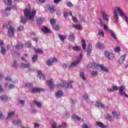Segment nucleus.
I'll use <instances>...</instances> for the list:
<instances>
[{
  "label": "nucleus",
  "instance_id": "20e7f679",
  "mask_svg": "<svg viewBox=\"0 0 128 128\" xmlns=\"http://www.w3.org/2000/svg\"><path fill=\"white\" fill-rule=\"evenodd\" d=\"M74 82V81H70L69 82H64L63 84H60L57 85V86H61V88L64 87L66 88H72L71 84Z\"/></svg>",
  "mask_w": 128,
  "mask_h": 128
},
{
  "label": "nucleus",
  "instance_id": "473e14b6",
  "mask_svg": "<svg viewBox=\"0 0 128 128\" xmlns=\"http://www.w3.org/2000/svg\"><path fill=\"white\" fill-rule=\"evenodd\" d=\"M97 48H98L100 50H102V48H104V44H102L100 42H98L96 44Z\"/></svg>",
  "mask_w": 128,
  "mask_h": 128
},
{
  "label": "nucleus",
  "instance_id": "5fc2aeb1",
  "mask_svg": "<svg viewBox=\"0 0 128 128\" xmlns=\"http://www.w3.org/2000/svg\"><path fill=\"white\" fill-rule=\"evenodd\" d=\"M5 4H8V6H10V4H12V0H6Z\"/></svg>",
  "mask_w": 128,
  "mask_h": 128
},
{
  "label": "nucleus",
  "instance_id": "f704fd0d",
  "mask_svg": "<svg viewBox=\"0 0 128 128\" xmlns=\"http://www.w3.org/2000/svg\"><path fill=\"white\" fill-rule=\"evenodd\" d=\"M23 45L22 43H19L17 44L16 46H15V48L16 50H20L22 48Z\"/></svg>",
  "mask_w": 128,
  "mask_h": 128
},
{
  "label": "nucleus",
  "instance_id": "423d86ee",
  "mask_svg": "<svg viewBox=\"0 0 128 128\" xmlns=\"http://www.w3.org/2000/svg\"><path fill=\"white\" fill-rule=\"evenodd\" d=\"M45 9L48 10L51 12V14H54L56 12V8L54 5H50V4H47L45 6Z\"/></svg>",
  "mask_w": 128,
  "mask_h": 128
},
{
  "label": "nucleus",
  "instance_id": "de8ad7c7",
  "mask_svg": "<svg viewBox=\"0 0 128 128\" xmlns=\"http://www.w3.org/2000/svg\"><path fill=\"white\" fill-rule=\"evenodd\" d=\"M38 60V56L36 55L32 57V61L33 62H36Z\"/></svg>",
  "mask_w": 128,
  "mask_h": 128
},
{
  "label": "nucleus",
  "instance_id": "79ce46f5",
  "mask_svg": "<svg viewBox=\"0 0 128 128\" xmlns=\"http://www.w3.org/2000/svg\"><path fill=\"white\" fill-rule=\"evenodd\" d=\"M82 46L83 48V50H86V40H84L82 39Z\"/></svg>",
  "mask_w": 128,
  "mask_h": 128
},
{
  "label": "nucleus",
  "instance_id": "9b49d317",
  "mask_svg": "<svg viewBox=\"0 0 128 128\" xmlns=\"http://www.w3.org/2000/svg\"><path fill=\"white\" fill-rule=\"evenodd\" d=\"M62 126L64 128H66V126H68V124L64 122L62 123V125H60L58 127L56 126V123L54 122L52 124V128H62Z\"/></svg>",
  "mask_w": 128,
  "mask_h": 128
},
{
  "label": "nucleus",
  "instance_id": "774afa93",
  "mask_svg": "<svg viewBox=\"0 0 128 128\" xmlns=\"http://www.w3.org/2000/svg\"><path fill=\"white\" fill-rule=\"evenodd\" d=\"M82 128H88V126L86 125V124H84L82 126Z\"/></svg>",
  "mask_w": 128,
  "mask_h": 128
},
{
  "label": "nucleus",
  "instance_id": "f257e3e1",
  "mask_svg": "<svg viewBox=\"0 0 128 128\" xmlns=\"http://www.w3.org/2000/svg\"><path fill=\"white\" fill-rule=\"evenodd\" d=\"M118 14H120V16L122 18H124L125 20V22H126V24H128V16H126V14L124 13V12H122V10L120 9V8L117 7V10H114V18L116 20V22H118Z\"/></svg>",
  "mask_w": 128,
  "mask_h": 128
},
{
  "label": "nucleus",
  "instance_id": "4468645a",
  "mask_svg": "<svg viewBox=\"0 0 128 128\" xmlns=\"http://www.w3.org/2000/svg\"><path fill=\"white\" fill-rule=\"evenodd\" d=\"M44 92V89L35 88H32V93L36 94V92Z\"/></svg>",
  "mask_w": 128,
  "mask_h": 128
},
{
  "label": "nucleus",
  "instance_id": "ddd939ff",
  "mask_svg": "<svg viewBox=\"0 0 128 128\" xmlns=\"http://www.w3.org/2000/svg\"><path fill=\"white\" fill-rule=\"evenodd\" d=\"M92 46L91 44H89L87 48V56H90V54H92Z\"/></svg>",
  "mask_w": 128,
  "mask_h": 128
},
{
  "label": "nucleus",
  "instance_id": "37998d69",
  "mask_svg": "<svg viewBox=\"0 0 128 128\" xmlns=\"http://www.w3.org/2000/svg\"><path fill=\"white\" fill-rule=\"evenodd\" d=\"M98 71H92L91 72V76H98Z\"/></svg>",
  "mask_w": 128,
  "mask_h": 128
},
{
  "label": "nucleus",
  "instance_id": "e433bc0d",
  "mask_svg": "<svg viewBox=\"0 0 128 128\" xmlns=\"http://www.w3.org/2000/svg\"><path fill=\"white\" fill-rule=\"evenodd\" d=\"M0 100H2L3 102H6V100H8V98L6 96H0Z\"/></svg>",
  "mask_w": 128,
  "mask_h": 128
},
{
  "label": "nucleus",
  "instance_id": "a18cd8bd",
  "mask_svg": "<svg viewBox=\"0 0 128 128\" xmlns=\"http://www.w3.org/2000/svg\"><path fill=\"white\" fill-rule=\"evenodd\" d=\"M98 36H102V38H104V31L100 30L98 31Z\"/></svg>",
  "mask_w": 128,
  "mask_h": 128
},
{
  "label": "nucleus",
  "instance_id": "9d476101",
  "mask_svg": "<svg viewBox=\"0 0 128 128\" xmlns=\"http://www.w3.org/2000/svg\"><path fill=\"white\" fill-rule=\"evenodd\" d=\"M104 54V56L108 60H112V58H114V54H112V53L108 51H105Z\"/></svg>",
  "mask_w": 128,
  "mask_h": 128
},
{
  "label": "nucleus",
  "instance_id": "7c9ffc66",
  "mask_svg": "<svg viewBox=\"0 0 128 128\" xmlns=\"http://www.w3.org/2000/svg\"><path fill=\"white\" fill-rule=\"evenodd\" d=\"M73 120H78V122H82V120H82V118L76 116V115H74L72 116Z\"/></svg>",
  "mask_w": 128,
  "mask_h": 128
},
{
  "label": "nucleus",
  "instance_id": "0e129e2a",
  "mask_svg": "<svg viewBox=\"0 0 128 128\" xmlns=\"http://www.w3.org/2000/svg\"><path fill=\"white\" fill-rule=\"evenodd\" d=\"M19 102L22 106H24V100H19Z\"/></svg>",
  "mask_w": 128,
  "mask_h": 128
},
{
  "label": "nucleus",
  "instance_id": "bf43d9fd",
  "mask_svg": "<svg viewBox=\"0 0 128 128\" xmlns=\"http://www.w3.org/2000/svg\"><path fill=\"white\" fill-rule=\"evenodd\" d=\"M25 86H26V88H32V84L30 83H28L26 84Z\"/></svg>",
  "mask_w": 128,
  "mask_h": 128
},
{
  "label": "nucleus",
  "instance_id": "3c124183",
  "mask_svg": "<svg viewBox=\"0 0 128 128\" xmlns=\"http://www.w3.org/2000/svg\"><path fill=\"white\" fill-rule=\"evenodd\" d=\"M6 82H16V81H12V78H10L7 77L6 78Z\"/></svg>",
  "mask_w": 128,
  "mask_h": 128
},
{
  "label": "nucleus",
  "instance_id": "b1692460",
  "mask_svg": "<svg viewBox=\"0 0 128 128\" xmlns=\"http://www.w3.org/2000/svg\"><path fill=\"white\" fill-rule=\"evenodd\" d=\"M64 96V93L62 91H58L55 94V96L58 98H62Z\"/></svg>",
  "mask_w": 128,
  "mask_h": 128
},
{
  "label": "nucleus",
  "instance_id": "412c9836",
  "mask_svg": "<svg viewBox=\"0 0 128 128\" xmlns=\"http://www.w3.org/2000/svg\"><path fill=\"white\" fill-rule=\"evenodd\" d=\"M94 106H98V108H104V104L98 102V101H96V104H94Z\"/></svg>",
  "mask_w": 128,
  "mask_h": 128
},
{
  "label": "nucleus",
  "instance_id": "4c0bfd02",
  "mask_svg": "<svg viewBox=\"0 0 128 128\" xmlns=\"http://www.w3.org/2000/svg\"><path fill=\"white\" fill-rule=\"evenodd\" d=\"M20 66L22 68H30V64L28 63L26 64H24V63H22Z\"/></svg>",
  "mask_w": 128,
  "mask_h": 128
},
{
  "label": "nucleus",
  "instance_id": "e2e57ef3",
  "mask_svg": "<svg viewBox=\"0 0 128 128\" xmlns=\"http://www.w3.org/2000/svg\"><path fill=\"white\" fill-rule=\"evenodd\" d=\"M83 98L85 100H88V94H84L83 96Z\"/></svg>",
  "mask_w": 128,
  "mask_h": 128
},
{
  "label": "nucleus",
  "instance_id": "39448f33",
  "mask_svg": "<svg viewBox=\"0 0 128 128\" xmlns=\"http://www.w3.org/2000/svg\"><path fill=\"white\" fill-rule=\"evenodd\" d=\"M82 58H84V54L80 53V56L78 58V60L71 63L70 64V68H71V66H76L82 60Z\"/></svg>",
  "mask_w": 128,
  "mask_h": 128
},
{
  "label": "nucleus",
  "instance_id": "5701e85b",
  "mask_svg": "<svg viewBox=\"0 0 128 128\" xmlns=\"http://www.w3.org/2000/svg\"><path fill=\"white\" fill-rule=\"evenodd\" d=\"M108 32L111 34L114 40H116V34L114 30H109Z\"/></svg>",
  "mask_w": 128,
  "mask_h": 128
},
{
  "label": "nucleus",
  "instance_id": "ea45409f",
  "mask_svg": "<svg viewBox=\"0 0 128 128\" xmlns=\"http://www.w3.org/2000/svg\"><path fill=\"white\" fill-rule=\"evenodd\" d=\"M73 50L76 52H78L79 50H80L82 48L79 46H75L73 47Z\"/></svg>",
  "mask_w": 128,
  "mask_h": 128
},
{
  "label": "nucleus",
  "instance_id": "052dcab7",
  "mask_svg": "<svg viewBox=\"0 0 128 128\" xmlns=\"http://www.w3.org/2000/svg\"><path fill=\"white\" fill-rule=\"evenodd\" d=\"M68 6L72 7L74 6V4L71 2H68L67 3Z\"/></svg>",
  "mask_w": 128,
  "mask_h": 128
},
{
  "label": "nucleus",
  "instance_id": "0eeeda50",
  "mask_svg": "<svg viewBox=\"0 0 128 128\" xmlns=\"http://www.w3.org/2000/svg\"><path fill=\"white\" fill-rule=\"evenodd\" d=\"M124 90H126V86H120L119 88V94H120V96H125L126 98H128V95L126 94V92L124 91Z\"/></svg>",
  "mask_w": 128,
  "mask_h": 128
},
{
  "label": "nucleus",
  "instance_id": "a211bd4d",
  "mask_svg": "<svg viewBox=\"0 0 128 128\" xmlns=\"http://www.w3.org/2000/svg\"><path fill=\"white\" fill-rule=\"evenodd\" d=\"M126 54H124L122 56H120V58L118 60L119 64H123L126 60Z\"/></svg>",
  "mask_w": 128,
  "mask_h": 128
},
{
  "label": "nucleus",
  "instance_id": "4d7b16f0",
  "mask_svg": "<svg viewBox=\"0 0 128 128\" xmlns=\"http://www.w3.org/2000/svg\"><path fill=\"white\" fill-rule=\"evenodd\" d=\"M50 24H52V26L54 25V24H56V20L54 19H51L50 20Z\"/></svg>",
  "mask_w": 128,
  "mask_h": 128
},
{
  "label": "nucleus",
  "instance_id": "8fccbe9b",
  "mask_svg": "<svg viewBox=\"0 0 128 128\" xmlns=\"http://www.w3.org/2000/svg\"><path fill=\"white\" fill-rule=\"evenodd\" d=\"M80 76L83 80H86V76H84V72H81L80 74Z\"/></svg>",
  "mask_w": 128,
  "mask_h": 128
},
{
  "label": "nucleus",
  "instance_id": "c9c22d12",
  "mask_svg": "<svg viewBox=\"0 0 128 128\" xmlns=\"http://www.w3.org/2000/svg\"><path fill=\"white\" fill-rule=\"evenodd\" d=\"M99 20H100L102 26H104V30H108V26H106V24H104V23L102 22V18H100Z\"/></svg>",
  "mask_w": 128,
  "mask_h": 128
},
{
  "label": "nucleus",
  "instance_id": "aec40b11",
  "mask_svg": "<svg viewBox=\"0 0 128 128\" xmlns=\"http://www.w3.org/2000/svg\"><path fill=\"white\" fill-rule=\"evenodd\" d=\"M12 123L15 126H20L22 124V121L18 120H12Z\"/></svg>",
  "mask_w": 128,
  "mask_h": 128
},
{
  "label": "nucleus",
  "instance_id": "4be33fe9",
  "mask_svg": "<svg viewBox=\"0 0 128 128\" xmlns=\"http://www.w3.org/2000/svg\"><path fill=\"white\" fill-rule=\"evenodd\" d=\"M76 38V35L74 33H70V37L68 40L70 42H74Z\"/></svg>",
  "mask_w": 128,
  "mask_h": 128
},
{
  "label": "nucleus",
  "instance_id": "c756f323",
  "mask_svg": "<svg viewBox=\"0 0 128 128\" xmlns=\"http://www.w3.org/2000/svg\"><path fill=\"white\" fill-rule=\"evenodd\" d=\"M73 28L76 30H82V28L80 24H75L72 26Z\"/></svg>",
  "mask_w": 128,
  "mask_h": 128
},
{
  "label": "nucleus",
  "instance_id": "680f3d73",
  "mask_svg": "<svg viewBox=\"0 0 128 128\" xmlns=\"http://www.w3.org/2000/svg\"><path fill=\"white\" fill-rule=\"evenodd\" d=\"M72 20L74 22H78V19L76 18V17H74V16L72 17Z\"/></svg>",
  "mask_w": 128,
  "mask_h": 128
},
{
  "label": "nucleus",
  "instance_id": "6e6d98bb",
  "mask_svg": "<svg viewBox=\"0 0 128 128\" xmlns=\"http://www.w3.org/2000/svg\"><path fill=\"white\" fill-rule=\"evenodd\" d=\"M14 84H10L8 86V88H9V90H12V88H14Z\"/></svg>",
  "mask_w": 128,
  "mask_h": 128
},
{
  "label": "nucleus",
  "instance_id": "a878e982",
  "mask_svg": "<svg viewBox=\"0 0 128 128\" xmlns=\"http://www.w3.org/2000/svg\"><path fill=\"white\" fill-rule=\"evenodd\" d=\"M112 114L114 118H120V115L119 114H116L114 111L112 112Z\"/></svg>",
  "mask_w": 128,
  "mask_h": 128
},
{
  "label": "nucleus",
  "instance_id": "f8f14e48",
  "mask_svg": "<svg viewBox=\"0 0 128 128\" xmlns=\"http://www.w3.org/2000/svg\"><path fill=\"white\" fill-rule=\"evenodd\" d=\"M102 14L104 20H105L106 22H108L109 20L108 18H110V16L108 14L105 12L104 11H102Z\"/></svg>",
  "mask_w": 128,
  "mask_h": 128
},
{
  "label": "nucleus",
  "instance_id": "2eb2a0df",
  "mask_svg": "<svg viewBox=\"0 0 128 128\" xmlns=\"http://www.w3.org/2000/svg\"><path fill=\"white\" fill-rule=\"evenodd\" d=\"M54 62H56V58H54L52 60H48L46 61V64L50 66H52Z\"/></svg>",
  "mask_w": 128,
  "mask_h": 128
},
{
  "label": "nucleus",
  "instance_id": "09e8293b",
  "mask_svg": "<svg viewBox=\"0 0 128 128\" xmlns=\"http://www.w3.org/2000/svg\"><path fill=\"white\" fill-rule=\"evenodd\" d=\"M25 44L27 48H30V46H32V43L30 42V41H28L26 42Z\"/></svg>",
  "mask_w": 128,
  "mask_h": 128
},
{
  "label": "nucleus",
  "instance_id": "393cba45",
  "mask_svg": "<svg viewBox=\"0 0 128 128\" xmlns=\"http://www.w3.org/2000/svg\"><path fill=\"white\" fill-rule=\"evenodd\" d=\"M59 38L63 42H64V40H66V35L58 34Z\"/></svg>",
  "mask_w": 128,
  "mask_h": 128
},
{
  "label": "nucleus",
  "instance_id": "dca6fc26",
  "mask_svg": "<svg viewBox=\"0 0 128 128\" xmlns=\"http://www.w3.org/2000/svg\"><path fill=\"white\" fill-rule=\"evenodd\" d=\"M38 77L40 78V80H46V76L44 74H42V72L40 70L38 71Z\"/></svg>",
  "mask_w": 128,
  "mask_h": 128
},
{
  "label": "nucleus",
  "instance_id": "603ef678",
  "mask_svg": "<svg viewBox=\"0 0 128 128\" xmlns=\"http://www.w3.org/2000/svg\"><path fill=\"white\" fill-rule=\"evenodd\" d=\"M70 66V65H68V64H64L63 65V68H72V66H71V67Z\"/></svg>",
  "mask_w": 128,
  "mask_h": 128
},
{
  "label": "nucleus",
  "instance_id": "7ed1b4c3",
  "mask_svg": "<svg viewBox=\"0 0 128 128\" xmlns=\"http://www.w3.org/2000/svg\"><path fill=\"white\" fill-rule=\"evenodd\" d=\"M88 66H93L96 70L101 68L102 70V72H108V68L104 67V66L102 65H100L96 63H90L88 64Z\"/></svg>",
  "mask_w": 128,
  "mask_h": 128
},
{
  "label": "nucleus",
  "instance_id": "6e6552de",
  "mask_svg": "<svg viewBox=\"0 0 128 128\" xmlns=\"http://www.w3.org/2000/svg\"><path fill=\"white\" fill-rule=\"evenodd\" d=\"M14 32H16L14 28H10L8 30V36H10V38H14Z\"/></svg>",
  "mask_w": 128,
  "mask_h": 128
},
{
  "label": "nucleus",
  "instance_id": "f3484780",
  "mask_svg": "<svg viewBox=\"0 0 128 128\" xmlns=\"http://www.w3.org/2000/svg\"><path fill=\"white\" fill-rule=\"evenodd\" d=\"M10 10H12V8L7 7L5 9V14H3L4 16H10Z\"/></svg>",
  "mask_w": 128,
  "mask_h": 128
},
{
  "label": "nucleus",
  "instance_id": "a19ab883",
  "mask_svg": "<svg viewBox=\"0 0 128 128\" xmlns=\"http://www.w3.org/2000/svg\"><path fill=\"white\" fill-rule=\"evenodd\" d=\"M6 50L4 46H1V54H6Z\"/></svg>",
  "mask_w": 128,
  "mask_h": 128
},
{
  "label": "nucleus",
  "instance_id": "1a4fd4ad",
  "mask_svg": "<svg viewBox=\"0 0 128 128\" xmlns=\"http://www.w3.org/2000/svg\"><path fill=\"white\" fill-rule=\"evenodd\" d=\"M46 84L48 85L50 90H52L54 88V80H52V78H50V80H47L46 82Z\"/></svg>",
  "mask_w": 128,
  "mask_h": 128
},
{
  "label": "nucleus",
  "instance_id": "6ab92c4d",
  "mask_svg": "<svg viewBox=\"0 0 128 128\" xmlns=\"http://www.w3.org/2000/svg\"><path fill=\"white\" fill-rule=\"evenodd\" d=\"M42 30L44 34H50L52 31L46 27H43L42 28Z\"/></svg>",
  "mask_w": 128,
  "mask_h": 128
},
{
  "label": "nucleus",
  "instance_id": "cd10ccee",
  "mask_svg": "<svg viewBox=\"0 0 128 128\" xmlns=\"http://www.w3.org/2000/svg\"><path fill=\"white\" fill-rule=\"evenodd\" d=\"M105 118L106 120H110V122H112L114 120V118L110 116L109 114H106V116H105Z\"/></svg>",
  "mask_w": 128,
  "mask_h": 128
},
{
  "label": "nucleus",
  "instance_id": "338daca9",
  "mask_svg": "<svg viewBox=\"0 0 128 128\" xmlns=\"http://www.w3.org/2000/svg\"><path fill=\"white\" fill-rule=\"evenodd\" d=\"M118 86H113V90H118Z\"/></svg>",
  "mask_w": 128,
  "mask_h": 128
},
{
  "label": "nucleus",
  "instance_id": "69168bd1",
  "mask_svg": "<svg viewBox=\"0 0 128 128\" xmlns=\"http://www.w3.org/2000/svg\"><path fill=\"white\" fill-rule=\"evenodd\" d=\"M63 14H64V18H68V12H64L63 13Z\"/></svg>",
  "mask_w": 128,
  "mask_h": 128
},
{
  "label": "nucleus",
  "instance_id": "c03bdc74",
  "mask_svg": "<svg viewBox=\"0 0 128 128\" xmlns=\"http://www.w3.org/2000/svg\"><path fill=\"white\" fill-rule=\"evenodd\" d=\"M52 28L54 30H60V26L58 25H53Z\"/></svg>",
  "mask_w": 128,
  "mask_h": 128
},
{
  "label": "nucleus",
  "instance_id": "13d9d810",
  "mask_svg": "<svg viewBox=\"0 0 128 128\" xmlns=\"http://www.w3.org/2000/svg\"><path fill=\"white\" fill-rule=\"evenodd\" d=\"M24 30V26H21L18 28L17 30H18V32H20L22 30Z\"/></svg>",
  "mask_w": 128,
  "mask_h": 128
},
{
  "label": "nucleus",
  "instance_id": "49530a36",
  "mask_svg": "<svg viewBox=\"0 0 128 128\" xmlns=\"http://www.w3.org/2000/svg\"><path fill=\"white\" fill-rule=\"evenodd\" d=\"M35 52L36 54H42V52H44L42 49H38V48L35 50Z\"/></svg>",
  "mask_w": 128,
  "mask_h": 128
},
{
  "label": "nucleus",
  "instance_id": "bb28decb",
  "mask_svg": "<svg viewBox=\"0 0 128 128\" xmlns=\"http://www.w3.org/2000/svg\"><path fill=\"white\" fill-rule=\"evenodd\" d=\"M33 102L34 104H36V106H38V108H42V103L40 102L34 100Z\"/></svg>",
  "mask_w": 128,
  "mask_h": 128
},
{
  "label": "nucleus",
  "instance_id": "c85d7f7f",
  "mask_svg": "<svg viewBox=\"0 0 128 128\" xmlns=\"http://www.w3.org/2000/svg\"><path fill=\"white\" fill-rule=\"evenodd\" d=\"M96 126H100V128H108V126L106 125H104L102 123L100 122H96Z\"/></svg>",
  "mask_w": 128,
  "mask_h": 128
},
{
  "label": "nucleus",
  "instance_id": "2f4dec72",
  "mask_svg": "<svg viewBox=\"0 0 128 128\" xmlns=\"http://www.w3.org/2000/svg\"><path fill=\"white\" fill-rule=\"evenodd\" d=\"M20 22H22L24 24H26V22H28V19H26V18H24V16H22L20 18Z\"/></svg>",
  "mask_w": 128,
  "mask_h": 128
},
{
  "label": "nucleus",
  "instance_id": "864d4df0",
  "mask_svg": "<svg viewBox=\"0 0 128 128\" xmlns=\"http://www.w3.org/2000/svg\"><path fill=\"white\" fill-rule=\"evenodd\" d=\"M114 50L116 52H120V48L117 46L114 48Z\"/></svg>",
  "mask_w": 128,
  "mask_h": 128
},
{
  "label": "nucleus",
  "instance_id": "72a5a7b5",
  "mask_svg": "<svg viewBox=\"0 0 128 128\" xmlns=\"http://www.w3.org/2000/svg\"><path fill=\"white\" fill-rule=\"evenodd\" d=\"M36 22H37V24H42V22H44V18H38L37 20H36Z\"/></svg>",
  "mask_w": 128,
  "mask_h": 128
},
{
  "label": "nucleus",
  "instance_id": "f03ea898",
  "mask_svg": "<svg viewBox=\"0 0 128 128\" xmlns=\"http://www.w3.org/2000/svg\"><path fill=\"white\" fill-rule=\"evenodd\" d=\"M36 14V11L34 10L32 12L30 10V8H26L24 10V14L26 18L30 20L32 22H34V16Z\"/></svg>",
  "mask_w": 128,
  "mask_h": 128
},
{
  "label": "nucleus",
  "instance_id": "58836bf2",
  "mask_svg": "<svg viewBox=\"0 0 128 128\" xmlns=\"http://www.w3.org/2000/svg\"><path fill=\"white\" fill-rule=\"evenodd\" d=\"M14 116V112H12L8 113L7 118H10L12 116Z\"/></svg>",
  "mask_w": 128,
  "mask_h": 128
}]
</instances>
